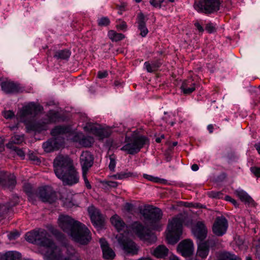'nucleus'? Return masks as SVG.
<instances>
[{"label": "nucleus", "instance_id": "f257e3e1", "mask_svg": "<svg viewBox=\"0 0 260 260\" xmlns=\"http://www.w3.org/2000/svg\"><path fill=\"white\" fill-rule=\"evenodd\" d=\"M43 108L40 105L34 102H30L23 106L18 114L20 121L25 123L26 128L28 132H41L47 130V125L52 123L58 122L62 120L60 114L55 110H50L46 115L47 118L42 122H32V119L39 113L43 110Z\"/></svg>", "mask_w": 260, "mask_h": 260}, {"label": "nucleus", "instance_id": "f03ea898", "mask_svg": "<svg viewBox=\"0 0 260 260\" xmlns=\"http://www.w3.org/2000/svg\"><path fill=\"white\" fill-rule=\"evenodd\" d=\"M49 237L46 230L38 229L26 233L25 240L29 243L46 249L43 254L45 260H70L69 257L63 256L61 249Z\"/></svg>", "mask_w": 260, "mask_h": 260}, {"label": "nucleus", "instance_id": "7ed1b4c3", "mask_svg": "<svg viewBox=\"0 0 260 260\" xmlns=\"http://www.w3.org/2000/svg\"><path fill=\"white\" fill-rule=\"evenodd\" d=\"M58 223L62 231L70 236L76 242L81 245H87L91 240L89 230L81 222L68 215H61Z\"/></svg>", "mask_w": 260, "mask_h": 260}, {"label": "nucleus", "instance_id": "20e7f679", "mask_svg": "<svg viewBox=\"0 0 260 260\" xmlns=\"http://www.w3.org/2000/svg\"><path fill=\"white\" fill-rule=\"evenodd\" d=\"M53 168L55 175L62 181L63 185L72 186L79 182V174L68 156H57L53 161Z\"/></svg>", "mask_w": 260, "mask_h": 260}, {"label": "nucleus", "instance_id": "39448f33", "mask_svg": "<svg viewBox=\"0 0 260 260\" xmlns=\"http://www.w3.org/2000/svg\"><path fill=\"white\" fill-rule=\"evenodd\" d=\"M71 128L68 126H56L51 132L53 138L48 140L42 145L46 152H51L59 149L63 144L62 135L70 133Z\"/></svg>", "mask_w": 260, "mask_h": 260}, {"label": "nucleus", "instance_id": "423d86ee", "mask_svg": "<svg viewBox=\"0 0 260 260\" xmlns=\"http://www.w3.org/2000/svg\"><path fill=\"white\" fill-rule=\"evenodd\" d=\"M187 218L185 214L180 213L169 221L166 235L169 244H174L180 240L182 234V225Z\"/></svg>", "mask_w": 260, "mask_h": 260}, {"label": "nucleus", "instance_id": "0eeeda50", "mask_svg": "<svg viewBox=\"0 0 260 260\" xmlns=\"http://www.w3.org/2000/svg\"><path fill=\"white\" fill-rule=\"evenodd\" d=\"M140 213L153 230H161L159 222L161 219L162 213L160 209L151 205H146L140 209Z\"/></svg>", "mask_w": 260, "mask_h": 260}, {"label": "nucleus", "instance_id": "6e6552de", "mask_svg": "<svg viewBox=\"0 0 260 260\" xmlns=\"http://www.w3.org/2000/svg\"><path fill=\"white\" fill-rule=\"evenodd\" d=\"M124 142L125 144L120 150L127 154L134 155L138 153L149 142V140L144 136L132 135L131 136H126Z\"/></svg>", "mask_w": 260, "mask_h": 260}, {"label": "nucleus", "instance_id": "1a4fd4ad", "mask_svg": "<svg viewBox=\"0 0 260 260\" xmlns=\"http://www.w3.org/2000/svg\"><path fill=\"white\" fill-rule=\"evenodd\" d=\"M220 5V0H199L195 2L194 8L198 12L210 14L217 12Z\"/></svg>", "mask_w": 260, "mask_h": 260}, {"label": "nucleus", "instance_id": "9d476101", "mask_svg": "<svg viewBox=\"0 0 260 260\" xmlns=\"http://www.w3.org/2000/svg\"><path fill=\"white\" fill-rule=\"evenodd\" d=\"M134 233L142 241L152 244L156 241V236L148 229L139 222H135L132 224Z\"/></svg>", "mask_w": 260, "mask_h": 260}, {"label": "nucleus", "instance_id": "9b49d317", "mask_svg": "<svg viewBox=\"0 0 260 260\" xmlns=\"http://www.w3.org/2000/svg\"><path fill=\"white\" fill-rule=\"evenodd\" d=\"M116 238L120 247L125 254L135 255L138 253L139 247L134 241L127 238V235L119 234L116 235Z\"/></svg>", "mask_w": 260, "mask_h": 260}, {"label": "nucleus", "instance_id": "f8f14e48", "mask_svg": "<svg viewBox=\"0 0 260 260\" xmlns=\"http://www.w3.org/2000/svg\"><path fill=\"white\" fill-rule=\"evenodd\" d=\"M228 228L227 219L223 216H218L213 224L212 232L216 236L221 237L226 233Z\"/></svg>", "mask_w": 260, "mask_h": 260}, {"label": "nucleus", "instance_id": "ddd939ff", "mask_svg": "<svg viewBox=\"0 0 260 260\" xmlns=\"http://www.w3.org/2000/svg\"><path fill=\"white\" fill-rule=\"evenodd\" d=\"M88 211L93 225L98 229H101L104 225L105 218L99 210L93 206L88 208Z\"/></svg>", "mask_w": 260, "mask_h": 260}, {"label": "nucleus", "instance_id": "4468645a", "mask_svg": "<svg viewBox=\"0 0 260 260\" xmlns=\"http://www.w3.org/2000/svg\"><path fill=\"white\" fill-rule=\"evenodd\" d=\"M84 129L85 131L99 137L101 139L107 138L111 134L108 131L102 128L100 125L96 123H87Z\"/></svg>", "mask_w": 260, "mask_h": 260}, {"label": "nucleus", "instance_id": "2eb2a0df", "mask_svg": "<svg viewBox=\"0 0 260 260\" xmlns=\"http://www.w3.org/2000/svg\"><path fill=\"white\" fill-rule=\"evenodd\" d=\"M39 196L43 202L49 203L54 202L57 199L55 192L49 186L41 187L39 191Z\"/></svg>", "mask_w": 260, "mask_h": 260}, {"label": "nucleus", "instance_id": "dca6fc26", "mask_svg": "<svg viewBox=\"0 0 260 260\" xmlns=\"http://www.w3.org/2000/svg\"><path fill=\"white\" fill-rule=\"evenodd\" d=\"M194 250L193 243L190 239L182 241L178 245L177 250L184 257L190 256Z\"/></svg>", "mask_w": 260, "mask_h": 260}, {"label": "nucleus", "instance_id": "f3484780", "mask_svg": "<svg viewBox=\"0 0 260 260\" xmlns=\"http://www.w3.org/2000/svg\"><path fill=\"white\" fill-rule=\"evenodd\" d=\"M16 184V177L14 174L0 172V185L12 189Z\"/></svg>", "mask_w": 260, "mask_h": 260}, {"label": "nucleus", "instance_id": "a211bd4d", "mask_svg": "<svg viewBox=\"0 0 260 260\" xmlns=\"http://www.w3.org/2000/svg\"><path fill=\"white\" fill-rule=\"evenodd\" d=\"M1 86L2 90L7 94L16 93L22 91L20 84L13 81L2 82Z\"/></svg>", "mask_w": 260, "mask_h": 260}, {"label": "nucleus", "instance_id": "6ab92c4d", "mask_svg": "<svg viewBox=\"0 0 260 260\" xmlns=\"http://www.w3.org/2000/svg\"><path fill=\"white\" fill-rule=\"evenodd\" d=\"M72 140L74 142L78 143L79 145L85 147H90L94 142L92 137L85 136L81 133L76 134L73 136Z\"/></svg>", "mask_w": 260, "mask_h": 260}, {"label": "nucleus", "instance_id": "aec40b11", "mask_svg": "<svg viewBox=\"0 0 260 260\" xmlns=\"http://www.w3.org/2000/svg\"><path fill=\"white\" fill-rule=\"evenodd\" d=\"M93 163V157L90 152L83 151L80 156V164L82 170H89Z\"/></svg>", "mask_w": 260, "mask_h": 260}, {"label": "nucleus", "instance_id": "412c9836", "mask_svg": "<svg viewBox=\"0 0 260 260\" xmlns=\"http://www.w3.org/2000/svg\"><path fill=\"white\" fill-rule=\"evenodd\" d=\"M193 235L199 240H203L206 238L207 230L203 222L199 221L193 226L192 230Z\"/></svg>", "mask_w": 260, "mask_h": 260}, {"label": "nucleus", "instance_id": "4be33fe9", "mask_svg": "<svg viewBox=\"0 0 260 260\" xmlns=\"http://www.w3.org/2000/svg\"><path fill=\"white\" fill-rule=\"evenodd\" d=\"M110 221L118 232L123 231L124 233V235L127 234V226L119 216L117 214L114 215L111 217Z\"/></svg>", "mask_w": 260, "mask_h": 260}, {"label": "nucleus", "instance_id": "5701e85b", "mask_svg": "<svg viewBox=\"0 0 260 260\" xmlns=\"http://www.w3.org/2000/svg\"><path fill=\"white\" fill-rule=\"evenodd\" d=\"M100 243L102 249L104 258L105 259H114L115 256V252L109 247L107 241L105 239H101Z\"/></svg>", "mask_w": 260, "mask_h": 260}, {"label": "nucleus", "instance_id": "b1692460", "mask_svg": "<svg viewBox=\"0 0 260 260\" xmlns=\"http://www.w3.org/2000/svg\"><path fill=\"white\" fill-rule=\"evenodd\" d=\"M211 243V241L209 240L199 243L197 252V256L203 259L206 258L209 254Z\"/></svg>", "mask_w": 260, "mask_h": 260}, {"label": "nucleus", "instance_id": "393cba45", "mask_svg": "<svg viewBox=\"0 0 260 260\" xmlns=\"http://www.w3.org/2000/svg\"><path fill=\"white\" fill-rule=\"evenodd\" d=\"M235 194L245 204L253 205L254 201L252 198L244 190L238 188L235 191Z\"/></svg>", "mask_w": 260, "mask_h": 260}, {"label": "nucleus", "instance_id": "a878e982", "mask_svg": "<svg viewBox=\"0 0 260 260\" xmlns=\"http://www.w3.org/2000/svg\"><path fill=\"white\" fill-rule=\"evenodd\" d=\"M137 23L138 29L140 31V35L142 37H145L148 33V30L146 26L145 16L143 13L139 14Z\"/></svg>", "mask_w": 260, "mask_h": 260}, {"label": "nucleus", "instance_id": "bb28decb", "mask_svg": "<svg viewBox=\"0 0 260 260\" xmlns=\"http://www.w3.org/2000/svg\"><path fill=\"white\" fill-rule=\"evenodd\" d=\"M181 89L183 93L189 94L195 90V83L191 79L185 80L182 83Z\"/></svg>", "mask_w": 260, "mask_h": 260}, {"label": "nucleus", "instance_id": "cd10ccee", "mask_svg": "<svg viewBox=\"0 0 260 260\" xmlns=\"http://www.w3.org/2000/svg\"><path fill=\"white\" fill-rule=\"evenodd\" d=\"M21 254L16 251H9L0 255V260H21Z\"/></svg>", "mask_w": 260, "mask_h": 260}, {"label": "nucleus", "instance_id": "c85d7f7f", "mask_svg": "<svg viewBox=\"0 0 260 260\" xmlns=\"http://www.w3.org/2000/svg\"><path fill=\"white\" fill-rule=\"evenodd\" d=\"M168 251L169 250L166 246L159 245L151 252V253L157 258H164L167 255Z\"/></svg>", "mask_w": 260, "mask_h": 260}, {"label": "nucleus", "instance_id": "c756f323", "mask_svg": "<svg viewBox=\"0 0 260 260\" xmlns=\"http://www.w3.org/2000/svg\"><path fill=\"white\" fill-rule=\"evenodd\" d=\"M71 55V52L68 49H63L57 51L54 55V57L57 59H69Z\"/></svg>", "mask_w": 260, "mask_h": 260}, {"label": "nucleus", "instance_id": "7c9ffc66", "mask_svg": "<svg viewBox=\"0 0 260 260\" xmlns=\"http://www.w3.org/2000/svg\"><path fill=\"white\" fill-rule=\"evenodd\" d=\"M108 35L110 39L115 42L120 41L124 38V36L122 34L117 33L113 30L109 31Z\"/></svg>", "mask_w": 260, "mask_h": 260}, {"label": "nucleus", "instance_id": "2f4dec72", "mask_svg": "<svg viewBox=\"0 0 260 260\" xmlns=\"http://www.w3.org/2000/svg\"><path fill=\"white\" fill-rule=\"evenodd\" d=\"M144 66L148 72L152 73L155 71L159 68V63L157 62L149 63L148 61H146Z\"/></svg>", "mask_w": 260, "mask_h": 260}, {"label": "nucleus", "instance_id": "473e14b6", "mask_svg": "<svg viewBox=\"0 0 260 260\" xmlns=\"http://www.w3.org/2000/svg\"><path fill=\"white\" fill-rule=\"evenodd\" d=\"M138 177V175L136 172L125 171L120 173V176L118 177V179L122 180L124 179L128 178L129 177L137 178Z\"/></svg>", "mask_w": 260, "mask_h": 260}, {"label": "nucleus", "instance_id": "72a5a7b5", "mask_svg": "<svg viewBox=\"0 0 260 260\" xmlns=\"http://www.w3.org/2000/svg\"><path fill=\"white\" fill-rule=\"evenodd\" d=\"M24 140V135H15L11 138L9 143H11V146H13V144H19L22 143Z\"/></svg>", "mask_w": 260, "mask_h": 260}, {"label": "nucleus", "instance_id": "f704fd0d", "mask_svg": "<svg viewBox=\"0 0 260 260\" xmlns=\"http://www.w3.org/2000/svg\"><path fill=\"white\" fill-rule=\"evenodd\" d=\"M220 260H240V258L229 252H224L221 255Z\"/></svg>", "mask_w": 260, "mask_h": 260}, {"label": "nucleus", "instance_id": "c9c22d12", "mask_svg": "<svg viewBox=\"0 0 260 260\" xmlns=\"http://www.w3.org/2000/svg\"><path fill=\"white\" fill-rule=\"evenodd\" d=\"M7 147L8 148H10V149H13V150H14L16 153H17V154L20 157H21V158H24V156H25V154H24V152H23V151L21 149H19L18 148V147H16V146H11V143H9L7 144Z\"/></svg>", "mask_w": 260, "mask_h": 260}, {"label": "nucleus", "instance_id": "e433bc0d", "mask_svg": "<svg viewBox=\"0 0 260 260\" xmlns=\"http://www.w3.org/2000/svg\"><path fill=\"white\" fill-rule=\"evenodd\" d=\"M165 0H149V3L154 8L161 9L162 7L165 6L163 5Z\"/></svg>", "mask_w": 260, "mask_h": 260}, {"label": "nucleus", "instance_id": "4c0bfd02", "mask_svg": "<svg viewBox=\"0 0 260 260\" xmlns=\"http://www.w3.org/2000/svg\"><path fill=\"white\" fill-rule=\"evenodd\" d=\"M98 25L101 26H106L108 25L110 21L107 17H102L98 20Z\"/></svg>", "mask_w": 260, "mask_h": 260}, {"label": "nucleus", "instance_id": "58836bf2", "mask_svg": "<svg viewBox=\"0 0 260 260\" xmlns=\"http://www.w3.org/2000/svg\"><path fill=\"white\" fill-rule=\"evenodd\" d=\"M143 177L146 180L153 182L157 183L159 182L160 181V179L159 178L150 175H148L147 174H143Z\"/></svg>", "mask_w": 260, "mask_h": 260}, {"label": "nucleus", "instance_id": "ea45409f", "mask_svg": "<svg viewBox=\"0 0 260 260\" xmlns=\"http://www.w3.org/2000/svg\"><path fill=\"white\" fill-rule=\"evenodd\" d=\"M208 195L210 198L219 199L222 197L223 194L220 191H210L208 192Z\"/></svg>", "mask_w": 260, "mask_h": 260}, {"label": "nucleus", "instance_id": "a19ab883", "mask_svg": "<svg viewBox=\"0 0 260 260\" xmlns=\"http://www.w3.org/2000/svg\"><path fill=\"white\" fill-rule=\"evenodd\" d=\"M205 29L208 32L211 34L216 31L215 24L213 23H208L206 24Z\"/></svg>", "mask_w": 260, "mask_h": 260}, {"label": "nucleus", "instance_id": "79ce46f5", "mask_svg": "<svg viewBox=\"0 0 260 260\" xmlns=\"http://www.w3.org/2000/svg\"><path fill=\"white\" fill-rule=\"evenodd\" d=\"M109 158H110V163L109 165V169L112 171H114L115 166H116L115 157L114 155H111V156H110Z\"/></svg>", "mask_w": 260, "mask_h": 260}, {"label": "nucleus", "instance_id": "37998d69", "mask_svg": "<svg viewBox=\"0 0 260 260\" xmlns=\"http://www.w3.org/2000/svg\"><path fill=\"white\" fill-rule=\"evenodd\" d=\"M19 235L20 234L18 232L15 231L8 234V237L10 240H15L17 239L19 236Z\"/></svg>", "mask_w": 260, "mask_h": 260}, {"label": "nucleus", "instance_id": "c03bdc74", "mask_svg": "<svg viewBox=\"0 0 260 260\" xmlns=\"http://www.w3.org/2000/svg\"><path fill=\"white\" fill-rule=\"evenodd\" d=\"M3 114L6 119H11L14 116V113L11 110L5 111L3 112Z\"/></svg>", "mask_w": 260, "mask_h": 260}, {"label": "nucleus", "instance_id": "a18cd8bd", "mask_svg": "<svg viewBox=\"0 0 260 260\" xmlns=\"http://www.w3.org/2000/svg\"><path fill=\"white\" fill-rule=\"evenodd\" d=\"M225 199L226 201L230 202L235 207H238L239 203L237 202L236 200L232 199L230 196H225Z\"/></svg>", "mask_w": 260, "mask_h": 260}, {"label": "nucleus", "instance_id": "49530a36", "mask_svg": "<svg viewBox=\"0 0 260 260\" xmlns=\"http://www.w3.org/2000/svg\"><path fill=\"white\" fill-rule=\"evenodd\" d=\"M251 172L257 177H260V168L251 167L250 168Z\"/></svg>", "mask_w": 260, "mask_h": 260}, {"label": "nucleus", "instance_id": "de8ad7c7", "mask_svg": "<svg viewBox=\"0 0 260 260\" xmlns=\"http://www.w3.org/2000/svg\"><path fill=\"white\" fill-rule=\"evenodd\" d=\"M29 158L30 160L33 161V162L36 164H39L41 162L40 159L35 154H29Z\"/></svg>", "mask_w": 260, "mask_h": 260}, {"label": "nucleus", "instance_id": "09e8293b", "mask_svg": "<svg viewBox=\"0 0 260 260\" xmlns=\"http://www.w3.org/2000/svg\"><path fill=\"white\" fill-rule=\"evenodd\" d=\"M108 76V72L106 71H99L98 73V77L100 79L106 78Z\"/></svg>", "mask_w": 260, "mask_h": 260}, {"label": "nucleus", "instance_id": "8fccbe9b", "mask_svg": "<svg viewBox=\"0 0 260 260\" xmlns=\"http://www.w3.org/2000/svg\"><path fill=\"white\" fill-rule=\"evenodd\" d=\"M106 183L108 186L111 187H116L118 185V183L115 181H108Z\"/></svg>", "mask_w": 260, "mask_h": 260}, {"label": "nucleus", "instance_id": "3c124183", "mask_svg": "<svg viewBox=\"0 0 260 260\" xmlns=\"http://www.w3.org/2000/svg\"><path fill=\"white\" fill-rule=\"evenodd\" d=\"M126 4L125 3H121L120 5H117V7L120 11H125Z\"/></svg>", "mask_w": 260, "mask_h": 260}, {"label": "nucleus", "instance_id": "603ef678", "mask_svg": "<svg viewBox=\"0 0 260 260\" xmlns=\"http://www.w3.org/2000/svg\"><path fill=\"white\" fill-rule=\"evenodd\" d=\"M133 208V205L129 203H126L124 205V209L128 212L131 211Z\"/></svg>", "mask_w": 260, "mask_h": 260}, {"label": "nucleus", "instance_id": "864d4df0", "mask_svg": "<svg viewBox=\"0 0 260 260\" xmlns=\"http://www.w3.org/2000/svg\"><path fill=\"white\" fill-rule=\"evenodd\" d=\"M4 149V139L0 137V151H3Z\"/></svg>", "mask_w": 260, "mask_h": 260}, {"label": "nucleus", "instance_id": "5fc2aeb1", "mask_svg": "<svg viewBox=\"0 0 260 260\" xmlns=\"http://www.w3.org/2000/svg\"><path fill=\"white\" fill-rule=\"evenodd\" d=\"M194 25L200 32H203L204 28L199 22H196Z\"/></svg>", "mask_w": 260, "mask_h": 260}, {"label": "nucleus", "instance_id": "6e6d98bb", "mask_svg": "<svg viewBox=\"0 0 260 260\" xmlns=\"http://www.w3.org/2000/svg\"><path fill=\"white\" fill-rule=\"evenodd\" d=\"M48 230L54 235H56L57 234V231L55 229L52 225H49L48 226Z\"/></svg>", "mask_w": 260, "mask_h": 260}, {"label": "nucleus", "instance_id": "4d7b16f0", "mask_svg": "<svg viewBox=\"0 0 260 260\" xmlns=\"http://www.w3.org/2000/svg\"><path fill=\"white\" fill-rule=\"evenodd\" d=\"M88 170H82V177L84 181V182L88 181L87 178V174Z\"/></svg>", "mask_w": 260, "mask_h": 260}, {"label": "nucleus", "instance_id": "13d9d810", "mask_svg": "<svg viewBox=\"0 0 260 260\" xmlns=\"http://www.w3.org/2000/svg\"><path fill=\"white\" fill-rule=\"evenodd\" d=\"M184 206L186 207H196V208L198 207V204H197L195 205L191 203H188V202L184 203Z\"/></svg>", "mask_w": 260, "mask_h": 260}, {"label": "nucleus", "instance_id": "bf43d9fd", "mask_svg": "<svg viewBox=\"0 0 260 260\" xmlns=\"http://www.w3.org/2000/svg\"><path fill=\"white\" fill-rule=\"evenodd\" d=\"M191 170L193 171H197L199 170V168L198 165L193 164L191 166Z\"/></svg>", "mask_w": 260, "mask_h": 260}, {"label": "nucleus", "instance_id": "052dcab7", "mask_svg": "<svg viewBox=\"0 0 260 260\" xmlns=\"http://www.w3.org/2000/svg\"><path fill=\"white\" fill-rule=\"evenodd\" d=\"M207 129L210 133H212L213 130V126L212 124H209L207 126Z\"/></svg>", "mask_w": 260, "mask_h": 260}, {"label": "nucleus", "instance_id": "680f3d73", "mask_svg": "<svg viewBox=\"0 0 260 260\" xmlns=\"http://www.w3.org/2000/svg\"><path fill=\"white\" fill-rule=\"evenodd\" d=\"M255 147L258 153L260 154V143L255 144Z\"/></svg>", "mask_w": 260, "mask_h": 260}, {"label": "nucleus", "instance_id": "e2e57ef3", "mask_svg": "<svg viewBox=\"0 0 260 260\" xmlns=\"http://www.w3.org/2000/svg\"><path fill=\"white\" fill-rule=\"evenodd\" d=\"M255 255L259 259H260V248H257Z\"/></svg>", "mask_w": 260, "mask_h": 260}, {"label": "nucleus", "instance_id": "0e129e2a", "mask_svg": "<svg viewBox=\"0 0 260 260\" xmlns=\"http://www.w3.org/2000/svg\"><path fill=\"white\" fill-rule=\"evenodd\" d=\"M85 183V185L86 186V187L88 188V189H91V186L89 182V181H86L85 182H84Z\"/></svg>", "mask_w": 260, "mask_h": 260}, {"label": "nucleus", "instance_id": "69168bd1", "mask_svg": "<svg viewBox=\"0 0 260 260\" xmlns=\"http://www.w3.org/2000/svg\"><path fill=\"white\" fill-rule=\"evenodd\" d=\"M120 176V173L110 176V177L114 178L115 179H118V177Z\"/></svg>", "mask_w": 260, "mask_h": 260}, {"label": "nucleus", "instance_id": "338daca9", "mask_svg": "<svg viewBox=\"0 0 260 260\" xmlns=\"http://www.w3.org/2000/svg\"><path fill=\"white\" fill-rule=\"evenodd\" d=\"M170 260H179V258L175 255H173L170 258Z\"/></svg>", "mask_w": 260, "mask_h": 260}, {"label": "nucleus", "instance_id": "774afa93", "mask_svg": "<svg viewBox=\"0 0 260 260\" xmlns=\"http://www.w3.org/2000/svg\"><path fill=\"white\" fill-rule=\"evenodd\" d=\"M126 24L125 23L123 22L120 25V28L122 29L126 28Z\"/></svg>", "mask_w": 260, "mask_h": 260}]
</instances>
